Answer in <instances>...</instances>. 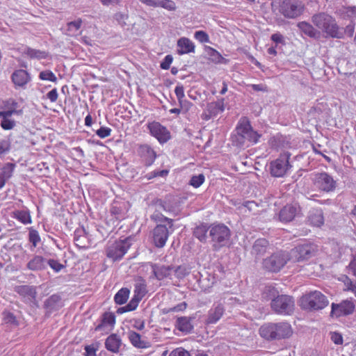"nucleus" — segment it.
<instances>
[{
  "label": "nucleus",
  "instance_id": "obj_1",
  "mask_svg": "<svg viewBox=\"0 0 356 356\" xmlns=\"http://www.w3.org/2000/svg\"><path fill=\"white\" fill-rule=\"evenodd\" d=\"M156 222H159L153 229L152 232V243L158 248H163L173 231V220L163 215L152 218Z\"/></svg>",
  "mask_w": 356,
  "mask_h": 356
},
{
  "label": "nucleus",
  "instance_id": "obj_2",
  "mask_svg": "<svg viewBox=\"0 0 356 356\" xmlns=\"http://www.w3.org/2000/svg\"><path fill=\"white\" fill-rule=\"evenodd\" d=\"M312 22L316 27L331 38H341L343 37V33L340 31L335 19L330 15L325 13L315 14L312 17Z\"/></svg>",
  "mask_w": 356,
  "mask_h": 356
},
{
  "label": "nucleus",
  "instance_id": "obj_3",
  "mask_svg": "<svg viewBox=\"0 0 356 356\" xmlns=\"http://www.w3.org/2000/svg\"><path fill=\"white\" fill-rule=\"evenodd\" d=\"M209 236L213 250L218 251L229 243L231 230L223 223H212L210 225Z\"/></svg>",
  "mask_w": 356,
  "mask_h": 356
},
{
  "label": "nucleus",
  "instance_id": "obj_4",
  "mask_svg": "<svg viewBox=\"0 0 356 356\" xmlns=\"http://www.w3.org/2000/svg\"><path fill=\"white\" fill-rule=\"evenodd\" d=\"M277 9L279 14L284 18L293 19L300 17L306 7L302 0H281Z\"/></svg>",
  "mask_w": 356,
  "mask_h": 356
},
{
  "label": "nucleus",
  "instance_id": "obj_5",
  "mask_svg": "<svg viewBox=\"0 0 356 356\" xmlns=\"http://www.w3.org/2000/svg\"><path fill=\"white\" fill-rule=\"evenodd\" d=\"M300 307L305 310H318L328 305L325 296L318 291H311L303 295L299 300Z\"/></svg>",
  "mask_w": 356,
  "mask_h": 356
},
{
  "label": "nucleus",
  "instance_id": "obj_6",
  "mask_svg": "<svg viewBox=\"0 0 356 356\" xmlns=\"http://www.w3.org/2000/svg\"><path fill=\"white\" fill-rule=\"evenodd\" d=\"M289 261V252L279 251L264 259L262 261V266L267 271L278 273Z\"/></svg>",
  "mask_w": 356,
  "mask_h": 356
},
{
  "label": "nucleus",
  "instance_id": "obj_7",
  "mask_svg": "<svg viewBox=\"0 0 356 356\" xmlns=\"http://www.w3.org/2000/svg\"><path fill=\"white\" fill-rule=\"evenodd\" d=\"M131 246L130 238L116 240L106 248V257L113 261L121 260Z\"/></svg>",
  "mask_w": 356,
  "mask_h": 356
},
{
  "label": "nucleus",
  "instance_id": "obj_8",
  "mask_svg": "<svg viewBox=\"0 0 356 356\" xmlns=\"http://www.w3.org/2000/svg\"><path fill=\"white\" fill-rule=\"evenodd\" d=\"M272 309L278 314L290 315L295 308V302L289 295H277L270 302Z\"/></svg>",
  "mask_w": 356,
  "mask_h": 356
},
{
  "label": "nucleus",
  "instance_id": "obj_9",
  "mask_svg": "<svg viewBox=\"0 0 356 356\" xmlns=\"http://www.w3.org/2000/svg\"><path fill=\"white\" fill-rule=\"evenodd\" d=\"M236 130L243 142L247 141L251 145L257 143L261 137V134L252 129L249 120L246 118L240 120Z\"/></svg>",
  "mask_w": 356,
  "mask_h": 356
},
{
  "label": "nucleus",
  "instance_id": "obj_10",
  "mask_svg": "<svg viewBox=\"0 0 356 356\" xmlns=\"http://www.w3.org/2000/svg\"><path fill=\"white\" fill-rule=\"evenodd\" d=\"M291 154L284 152L270 163V173L274 177H283L291 168L289 163Z\"/></svg>",
  "mask_w": 356,
  "mask_h": 356
},
{
  "label": "nucleus",
  "instance_id": "obj_11",
  "mask_svg": "<svg viewBox=\"0 0 356 356\" xmlns=\"http://www.w3.org/2000/svg\"><path fill=\"white\" fill-rule=\"evenodd\" d=\"M147 293V286L143 280L135 284L134 296L127 305L120 307L117 310L118 314L132 312L136 309L139 302Z\"/></svg>",
  "mask_w": 356,
  "mask_h": 356
},
{
  "label": "nucleus",
  "instance_id": "obj_12",
  "mask_svg": "<svg viewBox=\"0 0 356 356\" xmlns=\"http://www.w3.org/2000/svg\"><path fill=\"white\" fill-rule=\"evenodd\" d=\"M312 181L317 190L325 193L334 191L337 186L336 181L327 172L315 174Z\"/></svg>",
  "mask_w": 356,
  "mask_h": 356
},
{
  "label": "nucleus",
  "instance_id": "obj_13",
  "mask_svg": "<svg viewBox=\"0 0 356 356\" xmlns=\"http://www.w3.org/2000/svg\"><path fill=\"white\" fill-rule=\"evenodd\" d=\"M315 251V247L310 243L299 245L290 252V261L300 262L310 259Z\"/></svg>",
  "mask_w": 356,
  "mask_h": 356
},
{
  "label": "nucleus",
  "instance_id": "obj_14",
  "mask_svg": "<svg viewBox=\"0 0 356 356\" xmlns=\"http://www.w3.org/2000/svg\"><path fill=\"white\" fill-rule=\"evenodd\" d=\"M150 134L156 138L160 143H166L170 139V133L168 129L160 122L152 121L147 125Z\"/></svg>",
  "mask_w": 356,
  "mask_h": 356
},
{
  "label": "nucleus",
  "instance_id": "obj_15",
  "mask_svg": "<svg viewBox=\"0 0 356 356\" xmlns=\"http://www.w3.org/2000/svg\"><path fill=\"white\" fill-rule=\"evenodd\" d=\"M331 316L337 318L353 314L355 309L353 300H345L340 303H332Z\"/></svg>",
  "mask_w": 356,
  "mask_h": 356
},
{
  "label": "nucleus",
  "instance_id": "obj_16",
  "mask_svg": "<svg viewBox=\"0 0 356 356\" xmlns=\"http://www.w3.org/2000/svg\"><path fill=\"white\" fill-rule=\"evenodd\" d=\"M137 154L140 161L146 167L151 166L157 156L154 149L147 144L139 145L137 149Z\"/></svg>",
  "mask_w": 356,
  "mask_h": 356
},
{
  "label": "nucleus",
  "instance_id": "obj_17",
  "mask_svg": "<svg viewBox=\"0 0 356 356\" xmlns=\"http://www.w3.org/2000/svg\"><path fill=\"white\" fill-rule=\"evenodd\" d=\"M116 323L114 313L106 312L101 316L100 323L95 327V331H105L108 333L112 331Z\"/></svg>",
  "mask_w": 356,
  "mask_h": 356
},
{
  "label": "nucleus",
  "instance_id": "obj_18",
  "mask_svg": "<svg viewBox=\"0 0 356 356\" xmlns=\"http://www.w3.org/2000/svg\"><path fill=\"white\" fill-rule=\"evenodd\" d=\"M225 312V309L222 304L218 303L213 305L208 312L205 323L207 325L216 324L222 317Z\"/></svg>",
  "mask_w": 356,
  "mask_h": 356
},
{
  "label": "nucleus",
  "instance_id": "obj_19",
  "mask_svg": "<svg viewBox=\"0 0 356 356\" xmlns=\"http://www.w3.org/2000/svg\"><path fill=\"white\" fill-rule=\"evenodd\" d=\"M275 339L289 338L293 334V329L290 323L280 322L275 323Z\"/></svg>",
  "mask_w": 356,
  "mask_h": 356
},
{
  "label": "nucleus",
  "instance_id": "obj_20",
  "mask_svg": "<svg viewBox=\"0 0 356 356\" xmlns=\"http://www.w3.org/2000/svg\"><path fill=\"white\" fill-rule=\"evenodd\" d=\"M298 207L293 204H286L280 211L279 219L284 222H291L296 217Z\"/></svg>",
  "mask_w": 356,
  "mask_h": 356
},
{
  "label": "nucleus",
  "instance_id": "obj_21",
  "mask_svg": "<svg viewBox=\"0 0 356 356\" xmlns=\"http://www.w3.org/2000/svg\"><path fill=\"white\" fill-rule=\"evenodd\" d=\"M15 165L12 163H6L0 167V189L3 188L6 182L13 176Z\"/></svg>",
  "mask_w": 356,
  "mask_h": 356
},
{
  "label": "nucleus",
  "instance_id": "obj_22",
  "mask_svg": "<svg viewBox=\"0 0 356 356\" xmlns=\"http://www.w3.org/2000/svg\"><path fill=\"white\" fill-rule=\"evenodd\" d=\"M11 79L16 86L22 87L30 81L31 77L27 71L24 70H17L13 73Z\"/></svg>",
  "mask_w": 356,
  "mask_h": 356
},
{
  "label": "nucleus",
  "instance_id": "obj_23",
  "mask_svg": "<svg viewBox=\"0 0 356 356\" xmlns=\"http://www.w3.org/2000/svg\"><path fill=\"white\" fill-rule=\"evenodd\" d=\"M195 46L188 38L182 37L177 41V54L179 55L195 52Z\"/></svg>",
  "mask_w": 356,
  "mask_h": 356
},
{
  "label": "nucleus",
  "instance_id": "obj_24",
  "mask_svg": "<svg viewBox=\"0 0 356 356\" xmlns=\"http://www.w3.org/2000/svg\"><path fill=\"white\" fill-rule=\"evenodd\" d=\"M127 335L131 344L136 348L145 349L150 346L149 343L143 340L141 335L135 331L129 330Z\"/></svg>",
  "mask_w": 356,
  "mask_h": 356
},
{
  "label": "nucleus",
  "instance_id": "obj_25",
  "mask_svg": "<svg viewBox=\"0 0 356 356\" xmlns=\"http://www.w3.org/2000/svg\"><path fill=\"white\" fill-rule=\"evenodd\" d=\"M142 3L151 7H161L169 11H174L177 6L172 0H140Z\"/></svg>",
  "mask_w": 356,
  "mask_h": 356
},
{
  "label": "nucleus",
  "instance_id": "obj_26",
  "mask_svg": "<svg viewBox=\"0 0 356 356\" xmlns=\"http://www.w3.org/2000/svg\"><path fill=\"white\" fill-rule=\"evenodd\" d=\"M122 344L120 337L117 334H111L105 341V348L113 353H118Z\"/></svg>",
  "mask_w": 356,
  "mask_h": 356
},
{
  "label": "nucleus",
  "instance_id": "obj_27",
  "mask_svg": "<svg viewBox=\"0 0 356 356\" xmlns=\"http://www.w3.org/2000/svg\"><path fill=\"white\" fill-rule=\"evenodd\" d=\"M154 274V277L158 280H163L170 275L172 268L170 266H159L157 264H150Z\"/></svg>",
  "mask_w": 356,
  "mask_h": 356
},
{
  "label": "nucleus",
  "instance_id": "obj_28",
  "mask_svg": "<svg viewBox=\"0 0 356 356\" xmlns=\"http://www.w3.org/2000/svg\"><path fill=\"white\" fill-rule=\"evenodd\" d=\"M309 224L314 227H320L324 224L323 212L321 209H313L308 216Z\"/></svg>",
  "mask_w": 356,
  "mask_h": 356
},
{
  "label": "nucleus",
  "instance_id": "obj_29",
  "mask_svg": "<svg viewBox=\"0 0 356 356\" xmlns=\"http://www.w3.org/2000/svg\"><path fill=\"white\" fill-rule=\"evenodd\" d=\"M111 214L116 219L124 218L126 212V204L124 202L114 201L110 209Z\"/></svg>",
  "mask_w": 356,
  "mask_h": 356
},
{
  "label": "nucleus",
  "instance_id": "obj_30",
  "mask_svg": "<svg viewBox=\"0 0 356 356\" xmlns=\"http://www.w3.org/2000/svg\"><path fill=\"white\" fill-rule=\"evenodd\" d=\"M297 26L305 35L312 38H318L320 32L309 23L302 21L298 23Z\"/></svg>",
  "mask_w": 356,
  "mask_h": 356
},
{
  "label": "nucleus",
  "instance_id": "obj_31",
  "mask_svg": "<svg viewBox=\"0 0 356 356\" xmlns=\"http://www.w3.org/2000/svg\"><path fill=\"white\" fill-rule=\"evenodd\" d=\"M275 327L274 323H268L261 325L259 330L260 336L266 340L275 339Z\"/></svg>",
  "mask_w": 356,
  "mask_h": 356
},
{
  "label": "nucleus",
  "instance_id": "obj_32",
  "mask_svg": "<svg viewBox=\"0 0 356 356\" xmlns=\"http://www.w3.org/2000/svg\"><path fill=\"white\" fill-rule=\"evenodd\" d=\"M269 242L266 238H258L255 241L253 246V252L258 256L264 255L268 250Z\"/></svg>",
  "mask_w": 356,
  "mask_h": 356
},
{
  "label": "nucleus",
  "instance_id": "obj_33",
  "mask_svg": "<svg viewBox=\"0 0 356 356\" xmlns=\"http://www.w3.org/2000/svg\"><path fill=\"white\" fill-rule=\"evenodd\" d=\"M210 225L202 223L194 228L193 236L200 242L206 243L207 240V232H209Z\"/></svg>",
  "mask_w": 356,
  "mask_h": 356
},
{
  "label": "nucleus",
  "instance_id": "obj_34",
  "mask_svg": "<svg viewBox=\"0 0 356 356\" xmlns=\"http://www.w3.org/2000/svg\"><path fill=\"white\" fill-rule=\"evenodd\" d=\"M16 292L21 296L29 299L35 298L36 296L35 288L33 286L21 285L16 288Z\"/></svg>",
  "mask_w": 356,
  "mask_h": 356
},
{
  "label": "nucleus",
  "instance_id": "obj_35",
  "mask_svg": "<svg viewBox=\"0 0 356 356\" xmlns=\"http://www.w3.org/2000/svg\"><path fill=\"white\" fill-rule=\"evenodd\" d=\"M27 268L30 270H40L44 268V259L40 255H35L27 264Z\"/></svg>",
  "mask_w": 356,
  "mask_h": 356
},
{
  "label": "nucleus",
  "instance_id": "obj_36",
  "mask_svg": "<svg viewBox=\"0 0 356 356\" xmlns=\"http://www.w3.org/2000/svg\"><path fill=\"white\" fill-rule=\"evenodd\" d=\"M12 217L17 219L24 225L32 222L31 216L29 211L17 210L12 213Z\"/></svg>",
  "mask_w": 356,
  "mask_h": 356
},
{
  "label": "nucleus",
  "instance_id": "obj_37",
  "mask_svg": "<svg viewBox=\"0 0 356 356\" xmlns=\"http://www.w3.org/2000/svg\"><path fill=\"white\" fill-rule=\"evenodd\" d=\"M224 111L222 102H213L207 104V111L209 113V118L216 116Z\"/></svg>",
  "mask_w": 356,
  "mask_h": 356
},
{
  "label": "nucleus",
  "instance_id": "obj_38",
  "mask_svg": "<svg viewBox=\"0 0 356 356\" xmlns=\"http://www.w3.org/2000/svg\"><path fill=\"white\" fill-rule=\"evenodd\" d=\"M130 291L127 288H122L120 289L114 296V301L117 305L124 304L129 296Z\"/></svg>",
  "mask_w": 356,
  "mask_h": 356
},
{
  "label": "nucleus",
  "instance_id": "obj_39",
  "mask_svg": "<svg viewBox=\"0 0 356 356\" xmlns=\"http://www.w3.org/2000/svg\"><path fill=\"white\" fill-rule=\"evenodd\" d=\"M177 328L185 332H190L193 327L187 317H180L177 320Z\"/></svg>",
  "mask_w": 356,
  "mask_h": 356
},
{
  "label": "nucleus",
  "instance_id": "obj_40",
  "mask_svg": "<svg viewBox=\"0 0 356 356\" xmlns=\"http://www.w3.org/2000/svg\"><path fill=\"white\" fill-rule=\"evenodd\" d=\"M25 54L31 59H42L46 58L48 56V54L46 51H40L38 49H32L31 47H27L25 51Z\"/></svg>",
  "mask_w": 356,
  "mask_h": 356
},
{
  "label": "nucleus",
  "instance_id": "obj_41",
  "mask_svg": "<svg viewBox=\"0 0 356 356\" xmlns=\"http://www.w3.org/2000/svg\"><path fill=\"white\" fill-rule=\"evenodd\" d=\"M339 280H341L344 284V291H351L356 297V281H353L347 275L342 276Z\"/></svg>",
  "mask_w": 356,
  "mask_h": 356
},
{
  "label": "nucleus",
  "instance_id": "obj_42",
  "mask_svg": "<svg viewBox=\"0 0 356 356\" xmlns=\"http://www.w3.org/2000/svg\"><path fill=\"white\" fill-rule=\"evenodd\" d=\"M29 241L31 243H32L34 248L38 245V244L40 242V236L37 230L33 228L29 229Z\"/></svg>",
  "mask_w": 356,
  "mask_h": 356
},
{
  "label": "nucleus",
  "instance_id": "obj_43",
  "mask_svg": "<svg viewBox=\"0 0 356 356\" xmlns=\"http://www.w3.org/2000/svg\"><path fill=\"white\" fill-rule=\"evenodd\" d=\"M39 78L42 81H50L54 83H56L58 81L56 76L51 70L41 72Z\"/></svg>",
  "mask_w": 356,
  "mask_h": 356
},
{
  "label": "nucleus",
  "instance_id": "obj_44",
  "mask_svg": "<svg viewBox=\"0 0 356 356\" xmlns=\"http://www.w3.org/2000/svg\"><path fill=\"white\" fill-rule=\"evenodd\" d=\"M204 176L203 174L198 175H194L191 177L189 184L193 187L197 188H199L204 181Z\"/></svg>",
  "mask_w": 356,
  "mask_h": 356
},
{
  "label": "nucleus",
  "instance_id": "obj_45",
  "mask_svg": "<svg viewBox=\"0 0 356 356\" xmlns=\"http://www.w3.org/2000/svg\"><path fill=\"white\" fill-rule=\"evenodd\" d=\"M10 145L9 138L0 140V157L9 152Z\"/></svg>",
  "mask_w": 356,
  "mask_h": 356
},
{
  "label": "nucleus",
  "instance_id": "obj_46",
  "mask_svg": "<svg viewBox=\"0 0 356 356\" xmlns=\"http://www.w3.org/2000/svg\"><path fill=\"white\" fill-rule=\"evenodd\" d=\"M194 38L200 43H207L210 42L209 35L204 31H196L194 34Z\"/></svg>",
  "mask_w": 356,
  "mask_h": 356
},
{
  "label": "nucleus",
  "instance_id": "obj_47",
  "mask_svg": "<svg viewBox=\"0 0 356 356\" xmlns=\"http://www.w3.org/2000/svg\"><path fill=\"white\" fill-rule=\"evenodd\" d=\"M99 349V343H95L85 346V356H96V353Z\"/></svg>",
  "mask_w": 356,
  "mask_h": 356
},
{
  "label": "nucleus",
  "instance_id": "obj_48",
  "mask_svg": "<svg viewBox=\"0 0 356 356\" xmlns=\"http://www.w3.org/2000/svg\"><path fill=\"white\" fill-rule=\"evenodd\" d=\"M6 106H8V108H10L13 111H15L16 115H22L23 113V109L19 108L18 102L13 99H9L7 102Z\"/></svg>",
  "mask_w": 356,
  "mask_h": 356
},
{
  "label": "nucleus",
  "instance_id": "obj_49",
  "mask_svg": "<svg viewBox=\"0 0 356 356\" xmlns=\"http://www.w3.org/2000/svg\"><path fill=\"white\" fill-rule=\"evenodd\" d=\"M0 125L3 130H11L15 127L16 122L14 120L4 118L1 120Z\"/></svg>",
  "mask_w": 356,
  "mask_h": 356
},
{
  "label": "nucleus",
  "instance_id": "obj_50",
  "mask_svg": "<svg viewBox=\"0 0 356 356\" xmlns=\"http://www.w3.org/2000/svg\"><path fill=\"white\" fill-rule=\"evenodd\" d=\"M112 129L107 127H101L96 131V134L100 138H105L111 136Z\"/></svg>",
  "mask_w": 356,
  "mask_h": 356
},
{
  "label": "nucleus",
  "instance_id": "obj_51",
  "mask_svg": "<svg viewBox=\"0 0 356 356\" xmlns=\"http://www.w3.org/2000/svg\"><path fill=\"white\" fill-rule=\"evenodd\" d=\"M3 321L6 323L18 325V321L16 316L11 312L4 313Z\"/></svg>",
  "mask_w": 356,
  "mask_h": 356
},
{
  "label": "nucleus",
  "instance_id": "obj_52",
  "mask_svg": "<svg viewBox=\"0 0 356 356\" xmlns=\"http://www.w3.org/2000/svg\"><path fill=\"white\" fill-rule=\"evenodd\" d=\"M175 93L177 96L179 104L181 106L184 97H185L184 86L181 85L177 86L175 88Z\"/></svg>",
  "mask_w": 356,
  "mask_h": 356
},
{
  "label": "nucleus",
  "instance_id": "obj_53",
  "mask_svg": "<svg viewBox=\"0 0 356 356\" xmlns=\"http://www.w3.org/2000/svg\"><path fill=\"white\" fill-rule=\"evenodd\" d=\"M169 173V170H154L151 172L147 175V178L148 179H153L156 177H166Z\"/></svg>",
  "mask_w": 356,
  "mask_h": 356
},
{
  "label": "nucleus",
  "instance_id": "obj_54",
  "mask_svg": "<svg viewBox=\"0 0 356 356\" xmlns=\"http://www.w3.org/2000/svg\"><path fill=\"white\" fill-rule=\"evenodd\" d=\"M331 340L336 345H341L343 343V337L339 332H331Z\"/></svg>",
  "mask_w": 356,
  "mask_h": 356
},
{
  "label": "nucleus",
  "instance_id": "obj_55",
  "mask_svg": "<svg viewBox=\"0 0 356 356\" xmlns=\"http://www.w3.org/2000/svg\"><path fill=\"white\" fill-rule=\"evenodd\" d=\"M207 48L209 50L210 55L211 56L214 57L218 60V63H223L225 58L222 57L220 52H218L216 49H215L213 47H208Z\"/></svg>",
  "mask_w": 356,
  "mask_h": 356
},
{
  "label": "nucleus",
  "instance_id": "obj_56",
  "mask_svg": "<svg viewBox=\"0 0 356 356\" xmlns=\"http://www.w3.org/2000/svg\"><path fill=\"white\" fill-rule=\"evenodd\" d=\"M175 272L176 276L178 278H183L189 273L188 269L185 266H178L175 269Z\"/></svg>",
  "mask_w": 356,
  "mask_h": 356
},
{
  "label": "nucleus",
  "instance_id": "obj_57",
  "mask_svg": "<svg viewBox=\"0 0 356 356\" xmlns=\"http://www.w3.org/2000/svg\"><path fill=\"white\" fill-rule=\"evenodd\" d=\"M46 97L51 102H56L58 98V93L56 88H54L47 93Z\"/></svg>",
  "mask_w": 356,
  "mask_h": 356
},
{
  "label": "nucleus",
  "instance_id": "obj_58",
  "mask_svg": "<svg viewBox=\"0 0 356 356\" xmlns=\"http://www.w3.org/2000/svg\"><path fill=\"white\" fill-rule=\"evenodd\" d=\"M172 60L173 59L172 56L167 55L161 63L160 67L163 70H168L170 67Z\"/></svg>",
  "mask_w": 356,
  "mask_h": 356
},
{
  "label": "nucleus",
  "instance_id": "obj_59",
  "mask_svg": "<svg viewBox=\"0 0 356 356\" xmlns=\"http://www.w3.org/2000/svg\"><path fill=\"white\" fill-rule=\"evenodd\" d=\"M170 356H191V355L187 350L179 348L172 351Z\"/></svg>",
  "mask_w": 356,
  "mask_h": 356
},
{
  "label": "nucleus",
  "instance_id": "obj_60",
  "mask_svg": "<svg viewBox=\"0 0 356 356\" xmlns=\"http://www.w3.org/2000/svg\"><path fill=\"white\" fill-rule=\"evenodd\" d=\"M82 24V20L81 19H78L75 21L70 22L67 23V27L69 30L74 29L75 31H78Z\"/></svg>",
  "mask_w": 356,
  "mask_h": 356
},
{
  "label": "nucleus",
  "instance_id": "obj_61",
  "mask_svg": "<svg viewBox=\"0 0 356 356\" xmlns=\"http://www.w3.org/2000/svg\"><path fill=\"white\" fill-rule=\"evenodd\" d=\"M49 265L56 272H59L63 268V265H62L58 261L54 259H50L49 261Z\"/></svg>",
  "mask_w": 356,
  "mask_h": 356
},
{
  "label": "nucleus",
  "instance_id": "obj_62",
  "mask_svg": "<svg viewBox=\"0 0 356 356\" xmlns=\"http://www.w3.org/2000/svg\"><path fill=\"white\" fill-rule=\"evenodd\" d=\"M248 86L251 87L253 90L257 92H268V87L266 85L260 83V84H250Z\"/></svg>",
  "mask_w": 356,
  "mask_h": 356
},
{
  "label": "nucleus",
  "instance_id": "obj_63",
  "mask_svg": "<svg viewBox=\"0 0 356 356\" xmlns=\"http://www.w3.org/2000/svg\"><path fill=\"white\" fill-rule=\"evenodd\" d=\"M270 39L276 43V44H284V37L283 35L280 33H274L271 35L270 37Z\"/></svg>",
  "mask_w": 356,
  "mask_h": 356
},
{
  "label": "nucleus",
  "instance_id": "obj_64",
  "mask_svg": "<svg viewBox=\"0 0 356 356\" xmlns=\"http://www.w3.org/2000/svg\"><path fill=\"white\" fill-rule=\"evenodd\" d=\"M348 267L353 275L356 277V257H354V258L350 261Z\"/></svg>",
  "mask_w": 356,
  "mask_h": 356
}]
</instances>
